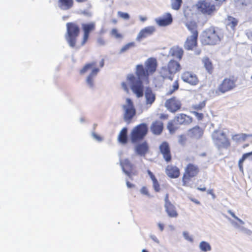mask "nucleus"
Listing matches in <instances>:
<instances>
[{
  "mask_svg": "<svg viewBox=\"0 0 252 252\" xmlns=\"http://www.w3.org/2000/svg\"><path fill=\"white\" fill-rule=\"evenodd\" d=\"M158 66L157 60L155 58H148L145 62V67L143 64H137L135 68L136 77L133 74H129L126 76V81L130 85V88L137 97L143 95L144 86L143 80H148L149 75L153 74Z\"/></svg>",
  "mask_w": 252,
  "mask_h": 252,
  "instance_id": "1",
  "label": "nucleus"
},
{
  "mask_svg": "<svg viewBox=\"0 0 252 252\" xmlns=\"http://www.w3.org/2000/svg\"><path fill=\"white\" fill-rule=\"evenodd\" d=\"M223 36V33L220 29L211 26L203 32L201 41L204 45H214L219 43Z\"/></svg>",
  "mask_w": 252,
  "mask_h": 252,
  "instance_id": "2",
  "label": "nucleus"
},
{
  "mask_svg": "<svg viewBox=\"0 0 252 252\" xmlns=\"http://www.w3.org/2000/svg\"><path fill=\"white\" fill-rule=\"evenodd\" d=\"M238 78L234 75L225 77L214 92L216 96L223 94L236 88Z\"/></svg>",
  "mask_w": 252,
  "mask_h": 252,
  "instance_id": "3",
  "label": "nucleus"
},
{
  "mask_svg": "<svg viewBox=\"0 0 252 252\" xmlns=\"http://www.w3.org/2000/svg\"><path fill=\"white\" fill-rule=\"evenodd\" d=\"M181 69V66L178 62L171 60L167 65L161 67L159 75L164 79L172 80L175 74L180 71Z\"/></svg>",
  "mask_w": 252,
  "mask_h": 252,
  "instance_id": "4",
  "label": "nucleus"
},
{
  "mask_svg": "<svg viewBox=\"0 0 252 252\" xmlns=\"http://www.w3.org/2000/svg\"><path fill=\"white\" fill-rule=\"evenodd\" d=\"M66 27L65 39L71 47L74 48L76 46L77 38L80 32L79 27L76 23L73 22L66 23Z\"/></svg>",
  "mask_w": 252,
  "mask_h": 252,
  "instance_id": "5",
  "label": "nucleus"
},
{
  "mask_svg": "<svg viewBox=\"0 0 252 252\" xmlns=\"http://www.w3.org/2000/svg\"><path fill=\"white\" fill-rule=\"evenodd\" d=\"M199 172L200 169L197 164L193 163H188L185 168L182 176V185L185 187L189 186L191 179L197 177Z\"/></svg>",
  "mask_w": 252,
  "mask_h": 252,
  "instance_id": "6",
  "label": "nucleus"
},
{
  "mask_svg": "<svg viewBox=\"0 0 252 252\" xmlns=\"http://www.w3.org/2000/svg\"><path fill=\"white\" fill-rule=\"evenodd\" d=\"M148 126L142 123L134 127L130 133V139L132 143H136L142 141L148 133Z\"/></svg>",
  "mask_w": 252,
  "mask_h": 252,
  "instance_id": "7",
  "label": "nucleus"
},
{
  "mask_svg": "<svg viewBox=\"0 0 252 252\" xmlns=\"http://www.w3.org/2000/svg\"><path fill=\"white\" fill-rule=\"evenodd\" d=\"M214 143L219 149H227L230 146V142L226 134L220 130H215L212 135Z\"/></svg>",
  "mask_w": 252,
  "mask_h": 252,
  "instance_id": "8",
  "label": "nucleus"
},
{
  "mask_svg": "<svg viewBox=\"0 0 252 252\" xmlns=\"http://www.w3.org/2000/svg\"><path fill=\"white\" fill-rule=\"evenodd\" d=\"M196 7L198 12L204 15H212L217 11L216 4L211 0H199Z\"/></svg>",
  "mask_w": 252,
  "mask_h": 252,
  "instance_id": "9",
  "label": "nucleus"
},
{
  "mask_svg": "<svg viewBox=\"0 0 252 252\" xmlns=\"http://www.w3.org/2000/svg\"><path fill=\"white\" fill-rule=\"evenodd\" d=\"M126 104L123 105V108L124 110V119L125 121L129 124L132 122V120L136 115V110L134 108L133 102L129 98L126 99Z\"/></svg>",
  "mask_w": 252,
  "mask_h": 252,
  "instance_id": "10",
  "label": "nucleus"
},
{
  "mask_svg": "<svg viewBox=\"0 0 252 252\" xmlns=\"http://www.w3.org/2000/svg\"><path fill=\"white\" fill-rule=\"evenodd\" d=\"M81 26L83 34L80 46H83L86 44L89 39L90 33L95 30V24L94 22L83 23Z\"/></svg>",
  "mask_w": 252,
  "mask_h": 252,
  "instance_id": "11",
  "label": "nucleus"
},
{
  "mask_svg": "<svg viewBox=\"0 0 252 252\" xmlns=\"http://www.w3.org/2000/svg\"><path fill=\"white\" fill-rule=\"evenodd\" d=\"M159 152L162 155L163 159L167 162H170L172 160V156L169 143L163 141L159 146Z\"/></svg>",
  "mask_w": 252,
  "mask_h": 252,
  "instance_id": "12",
  "label": "nucleus"
},
{
  "mask_svg": "<svg viewBox=\"0 0 252 252\" xmlns=\"http://www.w3.org/2000/svg\"><path fill=\"white\" fill-rule=\"evenodd\" d=\"M120 164L125 173L131 178L133 175L137 174V171L134 165L128 158H126L120 161Z\"/></svg>",
  "mask_w": 252,
  "mask_h": 252,
  "instance_id": "13",
  "label": "nucleus"
},
{
  "mask_svg": "<svg viewBox=\"0 0 252 252\" xmlns=\"http://www.w3.org/2000/svg\"><path fill=\"white\" fill-rule=\"evenodd\" d=\"M165 106L171 112L175 113L181 109L182 103L176 97H172L166 100Z\"/></svg>",
  "mask_w": 252,
  "mask_h": 252,
  "instance_id": "14",
  "label": "nucleus"
},
{
  "mask_svg": "<svg viewBox=\"0 0 252 252\" xmlns=\"http://www.w3.org/2000/svg\"><path fill=\"white\" fill-rule=\"evenodd\" d=\"M181 78L184 82L192 86L197 85L199 81L195 74L189 71H184L182 74Z\"/></svg>",
  "mask_w": 252,
  "mask_h": 252,
  "instance_id": "15",
  "label": "nucleus"
},
{
  "mask_svg": "<svg viewBox=\"0 0 252 252\" xmlns=\"http://www.w3.org/2000/svg\"><path fill=\"white\" fill-rule=\"evenodd\" d=\"M174 121L176 125H189L192 122V118L184 113H181L174 117Z\"/></svg>",
  "mask_w": 252,
  "mask_h": 252,
  "instance_id": "16",
  "label": "nucleus"
},
{
  "mask_svg": "<svg viewBox=\"0 0 252 252\" xmlns=\"http://www.w3.org/2000/svg\"><path fill=\"white\" fill-rule=\"evenodd\" d=\"M155 28L153 26L146 27L142 29L138 34L136 40L141 41L142 39L151 35L155 32Z\"/></svg>",
  "mask_w": 252,
  "mask_h": 252,
  "instance_id": "17",
  "label": "nucleus"
},
{
  "mask_svg": "<svg viewBox=\"0 0 252 252\" xmlns=\"http://www.w3.org/2000/svg\"><path fill=\"white\" fill-rule=\"evenodd\" d=\"M157 24L161 27L170 25L173 22V18L170 13H166L162 17L156 19Z\"/></svg>",
  "mask_w": 252,
  "mask_h": 252,
  "instance_id": "18",
  "label": "nucleus"
},
{
  "mask_svg": "<svg viewBox=\"0 0 252 252\" xmlns=\"http://www.w3.org/2000/svg\"><path fill=\"white\" fill-rule=\"evenodd\" d=\"M165 173L169 178L175 179L180 176V170L175 165L169 164L166 167Z\"/></svg>",
  "mask_w": 252,
  "mask_h": 252,
  "instance_id": "19",
  "label": "nucleus"
},
{
  "mask_svg": "<svg viewBox=\"0 0 252 252\" xmlns=\"http://www.w3.org/2000/svg\"><path fill=\"white\" fill-rule=\"evenodd\" d=\"M198 37L190 35L187 38L184 43V48L187 50H192L197 46Z\"/></svg>",
  "mask_w": 252,
  "mask_h": 252,
  "instance_id": "20",
  "label": "nucleus"
},
{
  "mask_svg": "<svg viewBox=\"0 0 252 252\" xmlns=\"http://www.w3.org/2000/svg\"><path fill=\"white\" fill-rule=\"evenodd\" d=\"M149 147L147 142L144 141L137 144L135 147V152L139 156H145L148 152Z\"/></svg>",
  "mask_w": 252,
  "mask_h": 252,
  "instance_id": "21",
  "label": "nucleus"
},
{
  "mask_svg": "<svg viewBox=\"0 0 252 252\" xmlns=\"http://www.w3.org/2000/svg\"><path fill=\"white\" fill-rule=\"evenodd\" d=\"M203 129L198 126H195L188 130V135L192 138L198 139L203 135Z\"/></svg>",
  "mask_w": 252,
  "mask_h": 252,
  "instance_id": "22",
  "label": "nucleus"
},
{
  "mask_svg": "<svg viewBox=\"0 0 252 252\" xmlns=\"http://www.w3.org/2000/svg\"><path fill=\"white\" fill-rule=\"evenodd\" d=\"M184 53V51L183 49L179 46L172 47L169 51L170 56L177 59L179 61L182 60Z\"/></svg>",
  "mask_w": 252,
  "mask_h": 252,
  "instance_id": "23",
  "label": "nucleus"
},
{
  "mask_svg": "<svg viewBox=\"0 0 252 252\" xmlns=\"http://www.w3.org/2000/svg\"><path fill=\"white\" fill-rule=\"evenodd\" d=\"M145 103L147 105L151 106L156 100V95L152 89L147 87L145 92Z\"/></svg>",
  "mask_w": 252,
  "mask_h": 252,
  "instance_id": "24",
  "label": "nucleus"
},
{
  "mask_svg": "<svg viewBox=\"0 0 252 252\" xmlns=\"http://www.w3.org/2000/svg\"><path fill=\"white\" fill-rule=\"evenodd\" d=\"M163 129V124L159 121H155L151 126V130L155 135L160 134Z\"/></svg>",
  "mask_w": 252,
  "mask_h": 252,
  "instance_id": "25",
  "label": "nucleus"
},
{
  "mask_svg": "<svg viewBox=\"0 0 252 252\" xmlns=\"http://www.w3.org/2000/svg\"><path fill=\"white\" fill-rule=\"evenodd\" d=\"M165 212L170 218H177L178 216V212L175 206L172 203L164 204Z\"/></svg>",
  "mask_w": 252,
  "mask_h": 252,
  "instance_id": "26",
  "label": "nucleus"
},
{
  "mask_svg": "<svg viewBox=\"0 0 252 252\" xmlns=\"http://www.w3.org/2000/svg\"><path fill=\"white\" fill-rule=\"evenodd\" d=\"M58 6L62 10H68L72 8L74 4L73 0H58Z\"/></svg>",
  "mask_w": 252,
  "mask_h": 252,
  "instance_id": "27",
  "label": "nucleus"
},
{
  "mask_svg": "<svg viewBox=\"0 0 252 252\" xmlns=\"http://www.w3.org/2000/svg\"><path fill=\"white\" fill-rule=\"evenodd\" d=\"M186 26L188 30L191 33V35L198 36V26L194 21H190L186 23Z\"/></svg>",
  "mask_w": 252,
  "mask_h": 252,
  "instance_id": "28",
  "label": "nucleus"
},
{
  "mask_svg": "<svg viewBox=\"0 0 252 252\" xmlns=\"http://www.w3.org/2000/svg\"><path fill=\"white\" fill-rule=\"evenodd\" d=\"M118 141L122 144H126L128 141L127 128L123 127L120 131L118 137Z\"/></svg>",
  "mask_w": 252,
  "mask_h": 252,
  "instance_id": "29",
  "label": "nucleus"
},
{
  "mask_svg": "<svg viewBox=\"0 0 252 252\" xmlns=\"http://www.w3.org/2000/svg\"><path fill=\"white\" fill-rule=\"evenodd\" d=\"M94 68H99L96 67V62H93L86 63L83 67L80 70L79 73L80 74H84L87 72L89 70H93Z\"/></svg>",
  "mask_w": 252,
  "mask_h": 252,
  "instance_id": "30",
  "label": "nucleus"
},
{
  "mask_svg": "<svg viewBox=\"0 0 252 252\" xmlns=\"http://www.w3.org/2000/svg\"><path fill=\"white\" fill-rule=\"evenodd\" d=\"M202 63L207 72L211 74L214 70V66L211 60L208 57H205L202 59Z\"/></svg>",
  "mask_w": 252,
  "mask_h": 252,
  "instance_id": "31",
  "label": "nucleus"
},
{
  "mask_svg": "<svg viewBox=\"0 0 252 252\" xmlns=\"http://www.w3.org/2000/svg\"><path fill=\"white\" fill-rule=\"evenodd\" d=\"M99 68H94L88 76L86 82L90 87L94 86V78L99 71Z\"/></svg>",
  "mask_w": 252,
  "mask_h": 252,
  "instance_id": "32",
  "label": "nucleus"
},
{
  "mask_svg": "<svg viewBox=\"0 0 252 252\" xmlns=\"http://www.w3.org/2000/svg\"><path fill=\"white\" fill-rule=\"evenodd\" d=\"M148 174L153 182V186L155 191L159 192L160 190V185L155 176L149 170L147 171Z\"/></svg>",
  "mask_w": 252,
  "mask_h": 252,
  "instance_id": "33",
  "label": "nucleus"
},
{
  "mask_svg": "<svg viewBox=\"0 0 252 252\" xmlns=\"http://www.w3.org/2000/svg\"><path fill=\"white\" fill-rule=\"evenodd\" d=\"M227 25L230 26L232 29H234L238 24V20L236 18L231 16H228L227 18Z\"/></svg>",
  "mask_w": 252,
  "mask_h": 252,
  "instance_id": "34",
  "label": "nucleus"
},
{
  "mask_svg": "<svg viewBox=\"0 0 252 252\" xmlns=\"http://www.w3.org/2000/svg\"><path fill=\"white\" fill-rule=\"evenodd\" d=\"M206 101L203 100L198 104H194L191 106V108L194 110V111H199L203 109L206 106Z\"/></svg>",
  "mask_w": 252,
  "mask_h": 252,
  "instance_id": "35",
  "label": "nucleus"
},
{
  "mask_svg": "<svg viewBox=\"0 0 252 252\" xmlns=\"http://www.w3.org/2000/svg\"><path fill=\"white\" fill-rule=\"evenodd\" d=\"M174 122V120L173 121H169L167 125V128L170 133H174L178 128L177 126Z\"/></svg>",
  "mask_w": 252,
  "mask_h": 252,
  "instance_id": "36",
  "label": "nucleus"
},
{
  "mask_svg": "<svg viewBox=\"0 0 252 252\" xmlns=\"http://www.w3.org/2000/svg\"><path fill=\"white\" fill-rule=\"evenodd\" d=\"M250 136V135L245 133L237 134L233 135L232 139L233 140L237 141L241 140L245 141Z\"/></svg>",
  "mask_w": 252,
  "mask_h": 252,
  "instance_id": "37",
  "label": "nucleus"
},
{
  "mask_svg": "<svg viewBox=\"0 0 252 252\" xmlns=\"http://www.w3.org/2000/svg\"><path fill=\"white\" fill-rule=\"evenodd\" d=\"M200 249L203 252H207L211 250V247L210 244L205 242L202 241L199 245Z\"/></svg>",
  "mask_w": 252,
  "mask_h": 252,
  "instance_id": "38",
  "label": "nucleus"
},
{
  "mask_svg": "<svg viewBox=\"0 0 252 252\" xmlns=\"http://www.w3.org/2000/svg\"><path fill=\"white\" fill-rule=\"evenodd\" d=\"M135 46V44L133 42H129L125 45H124L120 50V53H124L127 50H128L130 48L134 47Z\"/></svg>",
  "mask_w": 252,
  "mask_h": 252,
  "instance_id": "39",
  "label": "nucleus"
},
{
  "mask_svg": "<svg viewBox=\"0 0 252 252\" xmlns=\"http://www.w3.org/2000/svg\"><path fill=\"white\" fill-rule=\"evenodd\" d=\"M182 3V0H174L171 4L172 8L178 10L180 8Z\"/></svg>",
  "mask_w": 252,
  "mask_h": 252,
  "instance_id": "40",
  "label": "nucleus"
},
{
  "mask_svg": "<svg viewBox=\"0 0 252 252\" xmlns=\"http://www.w3.org/2000/svg\"><path fill=\"white\" fill-rule=\"evenodd\" d=\"M111 35L117 39H120L123 37V35L119 32V31L117 29L115 28H114L111 30Z\"/></svg>",
  "mask_w": 252,
  "mask_h": 252,
  "instance_id": "41",
  "label": "nucleus"
},
{
  "mask_svg": "<svg viewBox=\"0 0 252 252\" xmlns=\"http://www.w3.org/2000/svg\"><path fill=\"white\" fill-rule=\"evenodd\" d=\"M179 84L178 81V80H176L173 83V86H172V88L171 89H170L168 91V92L167 93V94H169V95L171 94L174 92L177 91L179 89Z\"/></svg>",
  "mask_w": 252,
  "mask_h": 252,
  "instance_id": "42",
  "label": "nucleus"
},
{
  "mask_svg": "<svg viewBox=\"0 0 252 252\" xmlns=\"http://www.w3.org/2000/svg\"><path fill=\"white\" fill-rule=\"evenodd\" d=\"M187 141V138L185 135H181L179 137V143L181 145H185Z\"/></svg>",
  "mask_w": 252,
  "mask_h": 252,
  "instance_id": "43",
  "label": "nucleus"
},
{
  "mask_svg": "<svg viewBox=\"0 0 252 252\" xmlns=\"http://www.w3.org/2000/svg\"><path fill=\"white\" fill-rule=\"evenodd\" d=\"M118 15L120 17L125 20H128L129 18V15L127 13H124L121 11H119L118 12Z\"/></svg>",
  "mask_w": 252,
  "mask_h": 252,
  "instance_id": "44",
  "label": "nucleus"
},
{
  "mask_svg": "<svg viewBox=\"0 0 252 252\" xmlns=\"http://www.w3.org/2000/svg\"><path fill=\"white\" fill-rule=\"evenodd\" d=\"M192 113L195 116L197 119L199 121L202 120L204 117L202 113H198V111H193Z\"/></svg>",
  "mask_w": 252,
  "mask_h": 252,
  "instance_id": "45",
  "label": "nucleus"
},
{
  "mask_svg": "<svg viewBox=\"0 0 252 252\" xmlns=\"http://www.w3.org/2000/svg\"><path fill=\"white\" fill-rule=\"evenodd\" d=\"M211 0L214 3V4H216V7H217V6L219 7L226 0Z\"/></svg>",
  "mask_w": 252,
  "mask_h": 252,
  "instance_id": "46",
  "label": "nucleus"
},
{
  "mask_svg": "<svg viewBox=\"0 0 252 252\" xmlns=\"http://www.w3.org/2000/svg\"><path fill=\"white\" fill-rule=\"evenodd\" d=\"M140 192L143 194L146 195L148 196L150 195L148 189L146 187H143L140 189Z\"/></svg>",
  "mask_w": 252,
  "mask_h": 252,
  "instance_id": "47",
  "label": "nucleus"
},
{
  "mask_svg": "<svg viewBox=\"0 0 252 252\" xmlns=\"http://www.w3.org/2000/svg\"><path fill=\"white\" fill-rule=\"evenodd\" d=\"M228 213L229 214H230V215L233 218H234L235 220H238L239 222H240L241 223H243V221L240 220V219H239L235 215V214L232 212L231 211V210H229L228 211Z\"/></svg>",
  "mask_w": 252,
  "mask_h": 252,
  "instance_id": "48",
  "label": "nucleus"
},
{
  "mask_svg": "<svg viewBox=\"0 0 252 252\" xmlns=\"http://www.w3.org/2000/svg\"><path fill=\"white\" fill-rule=\"evenodd\" d=\"M122 86L123 88V89L126 92V93H128L129 92V88H128V86L127 84V83L125 82H123L122 83Z\"/></svg>",
  "mask_w": 252,
  "mask_h": 252,
  "instance_id": "49",
  "label": "nucleus"
},
{
  "mask_svg": "<svg viewBox=\"0 0 252 252\" xmlns=\"http://www.w3.org/2000/svg\"><path fill=\"white\" fill-rule=\"evenodd\" d=\"M248 39L252 41V29L249 30L246 32Z\"/></svg>",
  "mask_w": 252,
  "mask_h": 252,
  "instance_id": "50",
  "label": "nucleus"
},
{
  "mask_svg": "<svg viewBox=\"0 0 252 252\" xmlns=\"http://www.w3.org/2000/svg\"><path fill=\"white\" fill-rule=\"evenodd\" d=\"M97 42L100 45H102L105 44V40H104V38L102 37L98 38V39L97 40Z\"/></svg>",
  "mask_w": 252,
  "mask_h": 252,
  "instance_id": "51",
  "label": "nucleus"
},
{
  "mask_svg": "<svg viewBox=\"0 0 252 252\" xmlns=\"http://www.w3.org/2000/svg\"><path fill=\"white\" fill-rule=\"evenodd\" d=\"M169 115L167 114H161L159 116V119L161 120H167L168 119Z\"/></svg>",
  "mask_w": 252,
  "mask_h": 252,
  "instance_id": "52",
  "label": "nucleus"
},
{
  "mask_svg": "<svg viewBox=\"0 0 252 252\" xmlns=\"http://www.w3.org/2000/svg\"><path fill=\"white\" fill-rule=\"evenodd\" d=\"M252 155V151L251 152H249L247 153H245L243 155L242 158H244V159H246L247 158H248L249 156H251Z\"/></svg>",
  "mask_w": 252,
  "mask_h": 252,
  "instance_id": "53",
  "label": "nucleus"
},
{
  "mask_svg": "<svg viewBox=\"0 0 252 252\" xmlns=\"http://www.w3.org/2000/svg\"><path fill=\"white\" fill-rule=\"evenodd\" d=\"M184 236L185 237V238L190 241H192V239L191 237L189 236V233L188 232H184Z\"/></svg>",
  "mask_w": 252,
  "mask_h": 252,
  "instance_id": "54",
  "label": "nucleus"
},
{
  "mask_svg": "<svg viewBox=\"0 0 252 252\" xmlns=\"http://www.w3.org/2000/svg\"><path fill=\"white\" fill-rule=\"evenodd\" d=\"M164 200H165V204H167V203H171L170 201H169V194L168 193H167L165 196V198H164Z\"/></svg>",
  "mask_w": 252,
  "mask_h": 252,
  "instance_id": "55",
  "label": "nucleus"
},
{
  "mask_svg": "<svg viewBox=\"0 0 252 252\" xmlns=\"http://www.w3.org/2000/svg\"><path fill=\"white\" fill-rule=\"evenodd\" d=\"M104 65V59H102L99 63V66L100 68H102Z\"/></svg>",
  "mask_w": 252,
  "mask_h": 252,
  "instance_id": "56",
  "label": "nucleus"
},
{
  "mask_svg": "<svg viewBox=\"0 0 252 252\" xmlns=\"http://www.w3.org/2000/svg\"><path fill=\"white\" fill-rule=\"evenodd\" d=\"M151 237L156 243H159V241L156 236L153 235V236H151Z\"/></svg>",
  "mask_w": 252,
  "mask_h": 252,
  "instance_id": "57",
  "label": "nucleus"
},
{
  "mask_svg": "<svg viewBox=\"0 0 252 252\" xmlns=\"http://www.w3.org/2000/svg\"><path fill=\"white\" fill-rule=\"evenodd\" d=\"M190 199L191 201L194 202L195 204H200V202L198 200L194 199V198H190Z\"/></svg>",
  "mask_w": 252,
  "mask_h": 252,
  "instance_id": "58",
  "label": "nucleus"
},
{
  "mask_svg": "<svg viewBox=\"0 0 252 252\" xmlns=\"http://www.w3.org/2000/svg\"><path fill=\"white\" fill-rule=\"evenodd\" d=\"M126 185L128 188H131L134 186V185L131 183H130L129 182L127 181L126 182Z\"/></svg>",
  "mask_w": 252,
  "mask_h": 252,
  "instance_id": "59",
  "label": "nucleus"
},
{
  "mask_svg": "<svg viewBox=\"0 0 252 252\" xmlns=\"http://www.w3.org/2000/svg\"><path fill=\"white\" fill-rule=\"evenodd\" d=\"M238 165L240 169L242 170L243 168V163L241 162L240 161H239Z\"/></svg>",
  "mask_w": 252,
  "mask_h": 252,
  "instance_id": "60",
  "label": "nucleus"
},
{
  "mask_svg": "<svg viewBox=\"0 0 252 252\" xmlns=\"http://www.w3.org/2000/svg\"><path fill=\"white\" fill-rule=\"evenodd\" d=\"M158 226L161 231H162L164 229V225L161 223H158Z\"/></svg>",
  "mask_w": 252,
  "mask_h": 252,
  "instance_id": "61",
  "label": "nucleus"
},
{
  "mask_svg": "<svg viewBox=\"0 0 252 252\" xmlns=\"http://www.w3.org/2000/svg\"><path fill=\"white\" fill-rule=\"evenodd\" d=\"M197 189L202 191H205L206 190V188H198Z\"/></svg>",
  "mask_w": 252,
  "mask_h": 252,
  "instance_id": "62",
  "label": "nucleus"
},
{
  "mask_svg": "<svg viewBox=\"0 0 252 252\" xmlns=\"http://www.w3.org/2000/svg\"><path fill=\"white\" fill-rule=\"evenodd\" d=\"M77 2H84L87 1L88 0H75Z\"/></svg>",
  "mask_w": 252,
  "mask_h": 252,
  "instance_id": "63",
  "label": "nucleus"
},
{
  "mask_svg": "<svg viewBox=\"0 0 252 252\" xmlns=\"http://www.w3.org/2000/svg\"><path fill=\"white\" fill-rule=\"evenodd\" d=\"M208 193L213 195V189H210L208 190Z\"/></svg>",
  "mask_w": 252,
  "mask_h": 252,
  "instance_id": "64",
  "label": "nucleus"
}]
</instances>
